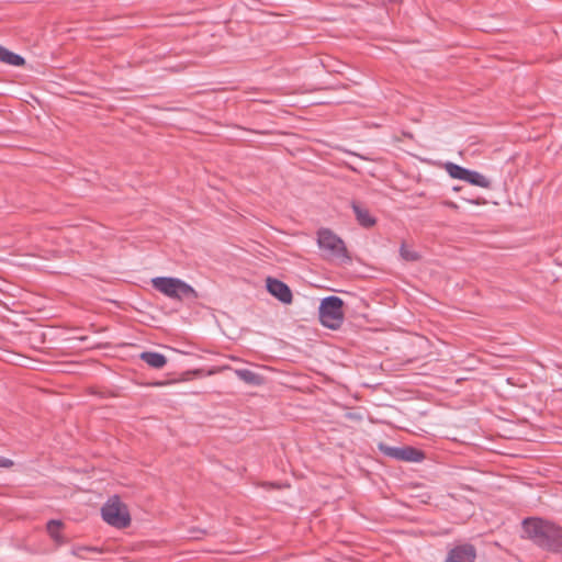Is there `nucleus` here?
<instances>
[{
    "instance_id": "1",
    "label": "nucleus",
    "mask_w": 562,
    "mask_h": 562,
    "mask_svg": "<svg viewBox=\"0 0 562 562\" xmlns=\"http://www.w3.org/2000/svg\"><path fill=\"white\" fill-rule=\"evenodd\" d=\"M524 532L538 547L554 553H562V528L540 518H527Z\"/></svg>"
},
{
    "instance_id": "8",
    "label": "nucleus",
    "mask_w": 562,
    "mask_h": 562,
    "mask_svg": "<svg viewBox=\"0 0 562 562\" xmlns=\"http://www.w3.org/2000/svg\"><path fill=\"white\" fill-rule=\"evenodd\" d=\"M475 558V548L472 544L467 543L451 549L445 562H474Z\"/></svg>"
},
{
    "instance_id": "14",
    "label": "nucleus",
    "mask_w": 562,
    "mask_h": 562,
    "mask_svg": "<svg viewBox=\"0 0 562 562\" xmlns=\"http://www.w3.org/2000/svg\"><path fill=\"white\" fill-rule=\"evenodd\" d=\"M63 522L60 520L52 519L47 522L46 529L48 535L58 543H64V537L60 535Z\"/></svg>"
},
{
    "instance_id": "6",
    "label": "nucleus",
    "mask_w": 562,
    "mask_h": 562,
    "mask_svg": "<svg viewBox=\"0 0 562 562\" xmlns=\"http://www.w3.org/2000/svg\"><path fill=\"white\" fill-rule=\"evenodd\" d=\"M379 450L386 457L400 461L420 462L425 459V453L414 447H391L384 442L378 445Z\"/></svg>"
},
{
    "instance_id": "10",
    "label": "nucleus",
    "mask_w": 562,
    "mask_h": 562,
    "mask_svg": "<svg viewBox=\"0 0 562 562\" xmlns=\"http://www.w3.org/2000/svg\"><path fill=\"white\" fill-rule=\"evenodd\" d=\"M234 372L241 381L249 385H261L265 381L261 375L248 369H235Z\"/></svg>"
},
{
    "instance_id": "11",
    "label": "nucleus",
    "mask_w": 562,
    "mask_h": 562,
    "mask_svg": "<svg viewBox=\"0 0 562 562\" xmlns=\"http://www.w3.org/2000/svg\"><path fill=\"white\" fill-rule=\"evenodd\" d=\"M352 209L357 221L363 227H371L375 224L374 217L371 216L369 211L357 203H352Z\"/></svg>"
},
{
    "instance_id": "19",
    "label": "nucleus",
    "mask_w": 562,
    "mask_h": 562,
    "mask_svg": "<svg viewBox=\"0 0 562 562\" xmlns=\"http://www.w3.org/2000/svg\"><path fill=\"white\" fill-rule=\"evenodd\" d=\"M453 190H454V191H459V190H460V188H459V187H454V188H453Z\"/></svg>"
},
{
    "instance_id": "4",
    "label": "nucleus",
    "mask_w": 562,
    "mask_h": 562,
    "mask_svg": "<svg viewBox=\"0 0 562 562\" xmlns=\"http://www.w3.org/2000/svg\"><path fill=\"white\" fill-rule=\"evenodd\" d=\"M344 302L338 296H327L319 305V321L322 325L330 329H337L344 322Z\"/></svg>"
},
{
    "instance_id": "5",
    "label": "nucleus",
    "mask_w": 562,
    "mask_h": 562,
    "mask_svg": "<svg viewBox=\"0 0 562 562\" xmlns=\"http://www.w3.org/2000/svg\"><path fill=\"white\" fill-rule=\"evenodd\" d=\"M101 515L106 524L115 528H126L131 522L128 509L119 496L109 498L101 508Z\"/></svg>"
},
{
    "instance_id": "18",
    "label": "nucleus",
    "mask_w": 562,
    "mask_h": 562,
    "mask_svg": "<svg viewBox=\"0 0 562 562\" xmlns=\"http://www.w3.org/2000/svg\"><path fill=\"white\" fill-rule=\"evenodd\" d=\"M442 204L449 209L458 210V205L452 201H445L442 202Z\"/></svg>"
},
{
    "instance_id": "2",
    "label": "nucleus",
    "mask_w": 562,
    "mask_h": 562,
    "mask_svg": "<svg viewBox=\"0 0 562 562\" xmlns=\"http://www.w3.org/2000/svg\"><path fill=\"white\" fill-rule=\"evenodd\" d=\"M153 288L170 299H196L195 290L184 281L170 278L157 277L151 280Z\"/></svg>"
},
{
    "instance_id": "16",
    "label": "nucleus",
    "mask_w": 562,
    "mask_h": 562,
    "mask_svg": "<svg viewBox=\"0 0 562 562\" xmlns=\"http://www.w3.org/2000/svg\"><path fill=\"white\" fill-rule=\"evenodd\" d=\"M401 257L406 261H417L419 259V255L409 249L405 244H402L400 248Z\"/></svg>"
},
{
    "instance_id": "12",
    "label": "nucleus",
    "mask_w": 562,
    "mask_h": 562,
    "mask_svg": "<svg viewBox=\"0 0 562 562\" xmlns=\"http://www.w3.org/2000/svg\"><path fill=\"white\" fill-rule=\"evenodd\" d=\"M465 182H469L470 184H473V186H476L480 188H484V189L491 188V181L485 176H483L482 173H480L477 171L470 170V169H469Z\"/></svg>"
},
{
    "instance_id": "7",
    "label": "nucleus",
    "mask_w": 562,
    "mask_h": 562,
    "mask_svg": "<svg viewBox=\"0 0 562 562\" xmlns=\"http://www.w3.org/2000/svg\"><path fill=\"white\" fill-rule=\"evenodd\" d=\"M268 292L284 304H291L293 300L290 288L282 281L274 278H267Z\"/></svg>"
},
{
    "instance_id": "9",
    "label": "nucleus",
    "mask_w": 562,
    "mask_h": 562,
    "mask_svg": "<svg viewBox=\"0 0 562 562\" xmlns=\"http://www.w3.org/2000/svg\"><path fill=\"white\" fill-rule=\"evenodd\" d=\"M139 358L154 369H161L167 363V358L162 353L155 351H144Z\"/></svg>"
},
{
    "instance_id": "13",
    "label": "nucleus",
    "mask_w": 562,
    "mask_h": 562,
    "mask_svg": "<svg viewBox=\"0 0 562 562\" xmlns=\"http://www.w3.org/2000/svg\"><path fill=\"white\" fill-rule=\"evenodd\" d=\"M445 170L451 178L463 180V181H465L468 172H469V169H467L462 166H459L457 164H453V162H446Z\"/></svg>"
},
{
    "instance_id": "17",
    "label": "nucleus",
    "mask_w": 562,
    "mask_h": 562,
    "mask_svg": "<svg viewBox=\"0 0 562 562\" xmlns=\"http://www.w3.org/2000/svg\"><path fill=\"white\" fill-rule=\"evenodd\" d=\"M13 465V461L5 458H0V468H10Z\"/></svg>"
},
{
    "instance_id": "15",
    "label": "nucleus",
    "mask_w": 562,
    "mask_h": 562,
    "mask_svg": "<svg viewBox=\"0 0 562 562\" xmlns=\"http://www.w3.org/2000/svg\"><path fill=\"white\" fill-rule=\"evenodd\" d=\"M0 61L12 66H23L25 64V60L22 56L8 50L7 48L3 49L0 56Z\"/></svg>"
},
{
    "instance_id": "3",
    "label": "nucleus",
    "mask_w": 562,
    "mask_h": 562,
    "mask_svg": "<svg viewBox=\"0 0 562 562\" xmlns=\"http://www.w3.org/2000/svg\"><path fill=\"white\" fill-rule=\"evenodd\" d=\"M317 245L325 251L326 259L347 261L350 259L344 240L328 228L317 232Z\"/></svg>"
}]
</instances>
